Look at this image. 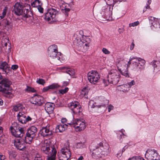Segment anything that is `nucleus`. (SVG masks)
<instances>
[{
  "instance_id": "9b49d317",
  "label": "nucleus",
  "mask_w": 160,
  "mask_h": 160,
  "mask_svg": "<svg viewBox=\"0 0 160 160\" xmlns=\"http://www.w3.org/2000/svg\"><path fill=\"white\" fill-rule=\"evenodd\" d=\"M144 155L145 158L148 160H159L160 158V156L154 149L147 150Z\"/></svg>"
},
{
  "instance_id": "3c124183",
  "label": "nucleus",
  "mask_w": 160,
  "mask_h": 160,
  "mask_svg": "<svg viewBox=\"0 0 160 160\" xmlns=\"http://www.w3.org/2000/svg\"><path fill=\"white\" fill-rule=\"evenodd\" d=\"M38 10V11L41 13H43V8L42 7V6H38V7L37 8Z\"/></svg>"
},
{
  "instance_id": "37998d69",
  "label": "nucleus",
  "mask_w": 160,
  "mask_h": 160,
  "mask_svg": "<svg viewBox=\"0 0 160 160\" xmlns=\"http://www.w3.org/2000/svg\"><path fill=\"white\" fill-rule=\"evenodd\" d=\"M139 24V22L138 21L134 22L133 23H130L129 25V27H135L137 26Z\"/></svg>"
},
{
  "instance_id": "69168bd1",
  "label": "nucleus",
  "mask_w": 160,
  "mask_h": 160,
  "mask_svg": "<svg viewBox=\"0 0 160 160\" xmlns=\"http://www.w3.org/2000/svg\"><path fill=\"white\" fill-rule=\"evenodd\" d=\"M3 103V100L1 98H0V105H2Z\"/></svg>"
},
{
  "instance_id": "f8f14e48",
  "label": "nucleus",
  "mask_w": 160,
  "mask_h": 160,
  "mask_svg": "<svg viewBox=\"0 0 160 160\" xmlns=\"http://www.w3.org/2000/svg\"><path fill=\"white\" fill-rule=\"evenodd\" d=\"M88 80L92 84L97 83L99 80L100 77L98 73L95 71H92L88 74Z\"/></svg>"
},
{
  "instance_id": "412c9836",
  "label": "nucleus",
  "mask_w": 160,
  "mask_h": 160,
  "mask_svg": "<svg viewBox=\"0 0 160 160\" xmlns=\"http://www.w3.org/2000/svg\"><path fill=\"white\" fill-rule=\"evenodd\" d=\"M22 139L16 138L13 140V143L14 146L18 149L22 150L24 147V145L21 142Z\"/></svg>"
},
{
  "instance_id": "f3484780",
  "label": "nucleus",
  "mask_w": 160,
  "mask_h": 160,
  "mask_svg": "<svg viewBox=\"0 0 160 160\" xmlns=\"http://www.w3.org/2000/svg\"><path fill=\"white\" fill-rule=\"evenodd\" d=\"M18 119L22 123H26L31 120L32 118L29 116H27L25 113L19 112L17 115Z\"/></svg>"
},
{
  "instance_id": "338daca9",
  "label": "nucleus",
  "mask_w": 160,
  "mask_h": 160,
  "mask_svg": "<svg viewBox=\"0 0 160 160\" xmlns=\"http://www.w3.org/2000/svg\"><path fill=\"white\" fill-rule=\"evenodd\" d=\"M34 159V160H43V159L42 157L39 158H38L37 159Z\"/></svg>"
},
{
  "instance_id": "c03bdc74",
  "label": "nucleus",
  "mask_w": 160,
  "mask_h": 160,
  "mask_svg": "<svg viewBox=\"0 0 160 160\" xmlns=\"http://www.w3.org/2000/svg\"><path fill=\"white\" fill-rule=\"evenodd\" d=\"M84 145V143L82 142H80L78 143L77 144L76 147L77 148H82L83 147V146Z\"/></svg>"
},
{
  "instance_id": "a211bd4d",
  "label": "nucleus",
  "mask_w": 160,
  "mask_h": 160,
  "mask_svg": "<svg viewBox=\"0 0 160 160\" xmlns=\"http://www.w3.org/2000/svg\"><path fill=\"white\" fill-rule=\"evenodd\" d=\"M30 101L32 103L39 106L42 105L44 102L43 98L41 96L37 95L33 96L31 99Z\"/></svg>"
},
{
  "instance_id": "4be33fe9",
  "label": "nucleus",
  "mask_w": 160,
  "mask_h": 160,
  "mask_svg": "<svg viewBox=\"0 0 160 160\" xmlns=\"http://www.w3.org/2000/svg\"><path fill=\"white\" fill-rule=\"evenodd\" d=\"M0 68L2 70L3 72L7 74L10 71V68L6 62H2L0 65Z\"/></svg>"
},
{
  "instance_id": "ea45409f",
  "label": "nucleus",
  "mask_w": 160,
  "mask_h": 160,
  "mask_svg": "<svg viewBox=\"0 0 160 160\" xmlns=\"http://www.w3.org/2000/svg\"><path fill=\"white\" fill-rule=\"evenodd\" d=\"M8 8L6 7H5L3 9V11L2 13V15L0 16V18L1 19H2L6 15V12H7V10Z\"/></svg>"
},
{
  "instance_id": "0e129e2a",
  "label": "nucleus",
  "mask_w": 160,
  "mask_h": 160,
  "mask_svg": "<svg viewBox=\"0 0 160 160\" xmlns=\"http://www.w3.org/2000/svg\"><path fill=\"white\" fill-rule=\"evenodd\" d=\"M41 157H42V156L40 155L39 154H37L35 157L34 158V159H37Z\"/></svg>"
},
{
  "instance_id": "dca6fc26",
  "label": "nucleus",
  "mask_w": 160,
  "mask_h": 160,
  "mask_svg": "<svg viewBox=\"0 0 160 160\" xmlns=\"http://www.w3.org/2000/svg\"><path fill=\"white\" fill-rule=\"evenodd\" d=\"M14 7L13 11L18 16L22 15L23 12L25 16L28 17L27 14H25L24 11H23V7L21 3L17 2L14 6Z\"/></svg>"
},
{
  "instance_id": "393cba45",
  "label": "nucleus",
  "mask_w": 160,
  "mask_h": 160,
  "mask_svg": "<svg viewBox=\"0 0 160 160\" xmlns=\"http://www.w3.org/2000/svg\"><path fill=\"white\" fill-rule=\"evenodd\" d=\"M117 89L118 90L122 91L123 92H127L130 90L129 87H128V85L127 84L118 86Z\"/></svg>"
},
{
  "instance_id": "39448f33",
  "label": "nucleus",
  "mask_w": 160,
  "mask_h": 160,
  "mask_svg": "<svg viewBox=\"0 0 160 160\" xmlns=\"http://www.w3.org/2000/svg\"><path fill=\"white\" fill-rule=\"evenodd\" d=\"M10 130L12 135L17 138L23 137L25 132L24 128L19 127L16 123L10 127Z\"/></svg>"
},
{
  "instance_id": "6ab92c4d",
  "label": "nucleus",
  "mask_w": 160,
  "mask_h": 160,
  "mask_svg": "<svg viewBox=\"0 0 160 160\" xmlns=\"http://www.w3.org/2000/svg\"><path fill=\"white\" fill-rule=\"evenodd\" d=\"M40 133L43 137L51 136L53 133L52 131L49 129V127L48 126L43 127L40 130Z\"/></svg>"
},
{
  "instance_id": "603ef678",
  "label": "nucleus",
  "mask_w": 160,
  "mask_h": 160,
  "mask_svg": "<svg viewBox=\"0 0 160 160\" xmlns=\"http://www.w3.org/2000/svg\"><path fill=\"white\" fill-rule=\"evenodd\" d=\"M4 136H2L0 137V143L3 144L4 143Z\"/></svg>"
},
{
  "instance_id": "052dcab7",
  "label": "nucleus",
  "mask_w": 160,
  "mask_h": 160,
  "mask_svg": "<svg viewBox=\"0 0 160 160\" xmlns=\"http://www.w3.org/2000/svg\"><path fill=\"white\" fill-rule=\"evenodd\" d=\"M123 131H125L124 130H120L119 132H121L122 134H120L119 136V138H122V135L123 136H125V135L124 134V133H123Z\"/></svg>"
},
{
  "instance_id": "c9c22d12",
  "label": "nucleus",
  "mask_w": 160,
  "mask_h": 160,
  "mask_svg": "<svg viewBox=\"0 0 160 160\" xmlns=\"http://www.w3.org/2000/svg\"><path fill=\"white\" fill-rule=\"evenodd\" d=\"M49 87L51 89H55L59 88L60 86L58 83H54L49 85Z\"/></svg>"
},
{
  "instance_id": "2f4dec72",
  "label": "nucleus",
  "mask_w": 160,
  "mask_h": 160,
  "mask_svg": "<svg viewBox=\"0 0 160 160\" xmlns=\"http://www.w3.org/2000/svg\"><path fill=\"white\" fill-rule=\"evenodd\" d=\"M22 105L20 103L18 104L13 107V110L15 112H18L22 109Z\"/></svg>"
},
{
  "instance_id": "1a4fd4ad",
  "label": "nucleus",
  "mask_w": 160,
  "mask_h": 160,
  "mask_svg": "<svg viewBox=\"0 0 160 160\" xmlns=\"http://www.w3.org/2000/svg\"><path fill=\"white\" fill-rule=\"evenodd\" d=\"M58 13V12L56 9L53 8H49L45 13L44 18L48 21H54L56 20V16Z\"/></svg>"
},
{
  "instance_id": "a878e982",
  "label": "nucleus",
  "mask_w": 160,
  "mask_h": 160,
  "mask_svg": "<svg viewBox=\"0 0 160 160\" xmlns=\"http://www.w3.org/2000/svg\"><path fill=\"white\" fill-rule=\"evenodd\" d=\"M68 128V125L66 124H61L57 126L56 130L57 132L59 131L62 132L64 131Z\"/></svg>"
},
{
  "instance_id": "7c9ffc66",
  "label": "nucleus",
  "mask_w": 160,
  "mask_h": 160,
  "mask_svg": "<svg viewBox=\"0 0 160 160\" xmlns=\"http://www.w3.org/2000/svg\"><path fill=\"white\" fill-rule=\"evenodd\" d=\"M59 5L61 8L62 7V10L64 9L66 12H69L70 9L69 8H66V6L64 2L63 1H61L59 2Z\"/></svg>"
},
{
  "instance_id": "0eeeda50",
  "label": "nucleus",
  "mask_w": 160,
  "mask_h": 160,
  "mask_svg": "<svg viewBox=\"0 0 160 160\" xmlns=\"http://www.w3.org/2000/svg\"><path fill=\"white\" fill-rule=\"evenodd\" d=\"M48 53L51 58L60 60L62 54L61 52H58V48L56 45H53L50 46L48 48Z\"/></svg>"
},
{
  "instance_id": "5fc2aeb1",
  "label": "nucleus",
  "mask_w": 160,
  "mask_h": 160,
  "mask_svg": "<svg viewBox=\"0 0 160 160\" xmlns=\"http://www.w3.org/2000/svg\"><path fill=\"white\" fill-rule=\"evenodd\" d=\"M113 107L111 104H110L108 108V112H110L111 110L113 109Z\"/></svg>"
},
{
  "instance_id": "e433bc0d",
  "label": "nucleus",
  "mask_w": 160,
  "mask_h": 160,
  "mask_svg": "<svg viewBox=\"0 0 160 160\" xmlns=\"http://www.w3.org/2000/svg\"><path fill=\"white\" fill-rule=\"evenodd\" d=\"M146 62L143 59L141 58V70L143 69L145 67Z\"/></svg>"
},
{
  "instance_id": "4d7b16f0",
  "label": "nucleus",
  "mask_w": 160,
  "mask_h": 160,
  "mask_svg": "<svg viewBox=\"0 0 160 160\" xmlns=\"http://www.w3.org/2000/svg\"><path fill=\"white\" fill-rule=\"evenodd\" d=\"M134 46H135V44H134L133 42L132 43L131 45L130 46V50H132L134 48Z\"/></svg>"
},
{
  "instance_id": "a19ab883",
  "label": "nucleus",
  "mask_w": 160,
  "mask_h": 160,
  "mask_svg": "<svg viewBox=\"0 0 160 160\" xmlns=\"http://www.w3.org/2000/svg\"><path fill=\"white\" fill-rule=\"evenodd\" d=\"M36 82L42 85H43L45 83V80L41 78L37 79Z\"/></svg>"
},
{
  "instance_id": "f03ea898",
  "label": "nucleus",
  "mask_w": 160,
  "mask_h": 160,
  "mask_svg": "<svg viewBox=\"0 0 160 160\" xmlns=\"http://www.w3.org/2000/svg\"><path fill=\"white\" fill-rule=\"evenodd\" d=\"M50 142L46 141L42 144V151L48 155V160H55L57 151L54 146L50 147Z\"/></svg>"
},
{
  "instance_id": "2eb2a0df",
  "label": "nucleus",
  "mask_w": 160,
  "mask_h": 160,
  "mask_svg": "<svg viewBox=\"0 0 160 160\" xmlns=\"http://www.w3.org/2000/svg\"><path fill=\"white\" fill-rule=\"evenodd\" d=\"M82 37V35L80 34V32L74 34L73 39V43L75 45L78 47H82L83 45L84 42L82 41L81 40V38Z\"/></svg>"
},
{
  "instance_id": "6e6d98bb",
  "label": "nucleus",
  "mask_w": 160,
  "mask_h": 160,
  "mask_svg": "<svg viewBox=\"0 0 160 160\" xmlns=\"http://www.w3.org/2000/svg\"><path fill=\"white\" fill-rule=\"evenodd\" d=\"M50 89V87H49V86H48L47 87L44 88L43 89L42 91L43 92H45L47 91Z\"/></svg>"
},
{
  "instance_id": "864d4df0",
  "label": "nucleus",
  "mask_w": 160,
  "mask_h": 160,
  "mask_svg": "<svg viewBox=\"0 0 160 160\" xmlns=\"http://www.w3.org/2000/svg\"><path fill=\"white\" fill-rule=\"evenodd\" d=\"M69 83V80H68V81H64L62 83V86L64 87L67 86Z\"/></svg>"
},
{
  "instance_id": "13d9d810",
  "label": "nucleus",
  "mask_w": 160,
  "mask_h": 160,
  "mask_svg": "<svg viewBox=\"0 0 160 160\" xmlns=\"http://www.w3.org/2000/svg\"><path fill=\"white\" fill-rule=\"evenodd\" d=\"M18 68V66L17 65H13L12 66V69L13 70H15Z\"/></svg>"
},
{
  "instance_id": "bb28decb",
  "label": "nucleus",
  "mask_w": 160,
  "mask_h": 160,
  "mask_svg": "<svg viewBox=\"0 0 160 160\" xmlns=\"http://www.w3.org/2000/svg\"><path fill=\"white\" fill-rule=\"evenodd\" d=\"M96 103L94 102L92 100H91L89 102L88 106L91 108H99L102 107H104V105H95Z\"/></svg>"
},
{
  "instance_id": "f704fd0d",
  "label": "nucleus",
  "mask_w": 160,
  "mask_h": 160,
  "mask_svg": "<svg viewBox=\"0 0 160 160\" xmlns=\"http://www.w3.org/2000/svg\"><path fill=\"white\" fill-rule=\"evenodd\" d=\"M121 74L126 77H129V74L128 72V70L127 68L126 69L123 70L121 71Z\"/></svg>"
},
{
  "instance_id": "7ed1b4c3",
  "label": "nucleus",
  "mask_w": 160,
  "mask_h": 160,
  "mask_svg": "<svg viewBox=\"0 0 160 160\" xmlns=\"http://www.w3.org/2000/svg\"><path fill=\"white\" fill-rule=\"evenodd\" d=\"M112 8L110 7L108 8V6L105 5L103 6L101 9V12L97 15L98 18L102 21H112L113 19L112 16Z\"/></svg>"
},
{
  "instance_id": "4468645a",
  "label": "nucleus",
  "mask_w": 160,
  "mask_h": 160,
  "mask_svg": "<svg viewBox=\"0 0 160 160\" xmlns=\"http://www.w3.org/2000/svg\"><path fill=\"white\" fill-rule=\"evenodd\" d=\"M68 107L75 113H79L82 111V109L79 103L77 102H72L68 103Z\"/></svg>"
},
{
  "instance_id": "8fccbe9b",
  "label": "nucleus",
  "mask_w": 160,
  "mask_h": 160,
  "mask_svg": "<svg viewBox=\"0 0 160 160\" xmlns=\"http://www.w3.org/2000/svg\"><path fill=\"white\" fill-rule=\"evenodd\" d=\"M140 156H134L133 157L131 158H130L128 159V160H138L139 159H140L139 158Z\"/></svg>"
},
{
  "instance_id": "4c0bfd02",
  "label": "nucleus",
  "mask_w": 160,
  "mask_h": 160,
  "mask_svg": "<svg viewBox=\"0 0 160 160\" xmlns=\"http://www.w3.org/2000/svg\"><path fill=\"white\" fill-rule=\"evenodd\" d=\"M159 63V61H158L153 60L151 62V64L152 65L154 69L155 68H157V65Z\"/></svg>"
},
{
  "instance_id": "f257e3e1",
  "label": "nucleus",
  "mask_w": 160,
  "mask_h": 160,
  "mask_svg": "<svg viewBox=\"0 0 160 160\" xmlns=\"http://www.w3.org/2000/svg\"><path fill=\"white\" fill-rule=\"evenodd\" d=\"M12 83L11 81L7 78L2 79L0 82V92L4 94L6 97L9 98L13 96L10 87Z\"/></svg>"
},
{
  "instance_id": "b1692460",
  "label": "nucleus",
  "mask_w": 160,
  "mask_h": 160,
  "mask_svg": "<svg viewBox=\"0 0 160 160\" xmlns=\"http://www.w3.org/2000/svg\"><path fill=\"white\" fill-rule=\"evenodd\" d=\"M101 145H102V143H100L99 144H97L96 147V148L95 149H93L92 154H94L96 156H98L99 155L101 152H102V147L100 148H99ZM102 154H105L104 153H102Z\"/></svg>"
},
{
  "instance_id": "49530a36",
  "label": "nucleus",
  "mask_w": 160,
  "mask_h": 160,
  "mask_svg": "<svg viewBox=\"0 0 160 160\" xmlns=\"http://www.w3.org/2000/svg\"><path fill=\"white\" fill-rule=\"evenodd\" d=\"M128 85V87H129V89L131 87L135 84V82L134 80H132L131 82H128L127 84Z\"/></svg>"
},
{
  "instance_id": "72a5a7b5",
  "label": "nucleus",
  "mask_w": 160,
  "mask_h": 160,
  "mask_svg": "<svg viewBox=\"0 0 160 160\" xmlns=\"http://www.w3.org/2000/svg\"><path fill=\"white\" fill-rule=\"evenodd\" d=\"M151 0H148L147 1L146 3V5L145 6V7L144 8L143 10V12H145L147 9H149L150 8V4H151Z\"/></svg>"
},
{
  "instance_id": "aec40b11",
  "label": "nucleus",
  "mask_w": 160,
  "mask_h": 160,
  "mask_svg": "<svg viewBox=\"0 0 160 160\" xmlns=\"http://www.w3.org/2000/svg\"><path fill=\"white\" fill-rule=\"evenodd\" d=\"M54 105L53 103L47 102L45 105V109L47 112L50 114L53 112Z\"/></svg>"
},
{
  "instance_id": "6e6552de",
  "label": "nucleus",
  "mask_w": 160,
  "mask_h": 160,
  "mask_svg": "<svg viewBox=\"0 0 160 160\" xmlns=\"http://www.w3.org/2000/svg\"><path fill=\"white\" fill-rule=\"evenodd\" d=\"M108 82L110 83L115 85L118 82L120 76L118 71L116 70H113L108 73Z\"/></svg>"
},
{
  "instance_id": "423d86ee",
  "label": "nucleus",
  "mask_w": 160,
  "mask_h": 160,
  "mask_svg": "<svg viewBox=\"0 0 160 160\" xmlns=\"http://www.w3.org/2000/svg\"><path fill=\"white\" fill-rule=\"evenodd\" d=\"M58 154L60 156V158L62 157L64 160L69 159L71 153L68 142H66L65 144L64 147L60 150V152L58 153Z\"/></svg>"
},
{
  "instance_id": "79ce46f5",
  "label": "nucleus",
  "mask_w": 160,
  "mask_h": 160,
  "mask_svg": "<svg viewBox=\"0 0 160 160\" xmlns=\"http://www.w3.org/2000/svg\"><path fill=\"white\" fill-rule=\"evenodd\" d=\"M81 93L84 96H85L88 94V90L85 87L82 89Z\"/></svg>"
},
{
  "instance_id": "9d476101",
  "label": "nucleus",
  "mask_w": 160,
  "mask_h": 160,
  "mask_svg": "<svg viewBox=\"0 0 160 160\" xmlns=\"http://www.w3.org/2000/svg\"><path fill=\"white\" fill-rule=\"evenodd\" d=\"M37 129L36 127L32 126L27 130L25 137L26 143H30L32 141L33 138L35 137Z\"/></svg>"
},
{
  "instance_id": "ddd939ff",
  "label": "nucleus",
  "mask_w": 160,
  "mask_h": 160,
  "mask_svg": "<svg viewBox=\"0 0 160 160\" xmlns=\"http://www.w3.org/2000/svg\"><path fill=\"white\" fill-rule=\"evenodd\" d=\"M148 18L150 24L151 25V28L152 30H155L156 29L160 28V18L152 16L149 17Z\"/></svg>"
},
{
  "instance_id": "c85d7f7f",
  "label": "nucleus",
  "mask_w": 160,
  "mask_h": 160,
  "mask_svg": "<svg viewBox=\"0 0 160 160\" xmlns=\"http://www.w3.org/2000/svg\"><path fill=\"white\" fill-rule=\"evenodd\" d=\"M3 22L4 23V26L8 30H10L12 29V24L11 22L7 20H4Z\"/></svg>"
},
{
  "instance_id": "58836bf2",
  "label": "nucleus",
  "mask_w": 160,
  "mask_h": 160,
  "mask_svg": "<svg viewBox=\"0 0 160 160\" xmlns=\"http://www.w3.org/2000/svg\"><path fill=\"white\" fill-rule=\"evenodd\" d=\"M25 91L29 92H35L36 90L33 88L27 86V88L25 89Z\"/></svg>"
},
{
  "instance_id": "a18cd8bd",
  "label": "nucleus",
  "mask_w": 160,
  "mask_h": 160,
  "mask_svg": "<svg viewBox=\"0 0 160 160\" xmlns=\"http://www.w3.org/2000/svg\"><path fill=\"white\" fill-rule=\"evenodd\" d=\"M68 90V88H65L64 89H61L59 90V92L60 93L63 94L64 93H66Z\"/></svg>"
},
{
  "instance_id": "774afa93",
  "label": "nucleus",
  "mask_w": 160,
  "mask_h": 160,
  "mask_svg": "<svg viewBox=\"0 0 160 160\" xmlns=\"http://www.w3.org/2000/svg\"><path fill=\"white\" fill-rule=\"evenodd\" d=\"M83 159V157L82 156H81L78 159V160H82Z\"/></svg>"
},
{
  "instance_id": "09e8293b",
  "label": "nucleus",
  "mask_w": 160,
  "mask_h": 160,
  "mask_svg": "<svg viewBox=\"0 0 160 160\" xmlns=\"http://www.w3.org/2000/svg\"><path fill=\"white\" fill-rule=\"evenodd\" d=\"M89 43H85L84 42L83 45L82 46V47H83V48L85 49V50H87L88 49V47L89 46Z\"/></svg>"
},
{
  "instance_id": "20e7f679",
  "label": "nucleus",
  "mask_w": 160,
  "mask_h": 160,
  "mask_svg": "<svg viewBox=\"0 0 160 160\" xmlns=\"http://www.w3.org/2000/svg\"><path fill=\"white\" fill-rule=\"evenodd\" d=\"M68 124L73 127L76 132H80L83 130L86 127V124L84 120L77 119Z\"/></svg>"
},
{
  "instance_id": "de8ad7c7",
  "label": "nucleus",
  "mask_w": 160,
  "mask_h": 160,
  "mask_svg": "<svg viewBox=\"0 0 160 160\" xmlns=\"http://www.w3.org/2000/svg\"><path fill=\"white\" fill-rule=\"evenodd\" d=\"M102 51L103 53L106 54H108L110 53V52L106 48H103Z\"/></svg>"
},
{
  "instance_id": "5701e85b",
  "label": "nucleus",
  "mask_w": 160,
  "mask_h": 160,
  "mask_svg": "<svg viewBox=\"0 0 160 160\" xmlns=\"http://www.w3.org/2000/svg\"><path fill=\"white\" fill-rule=\"evenodd\" d=\"M61 70H64V72L68 73L70 76H72L75 74V72L73 69L67 67H62L60 68Z\"/></svg>"
},
{
  "instance_id": "e2e57ef3",
  "label": "nucleus",
  "mask_w": 160,
  "mask_h": 160,
  "mask_svg": "<svg viewBox=\"0 0 160 160\" xmlns=\"http://www.w3.org/2000/svg\"><path fill=\"white\" fill-rule=\"evenodd\" d=\"M103 82L105 84V86H107L109 82H108V81H106L105 79L103 80Z\"/></svg>"
},
{
  "instance_id": "680f3d73",
  "label": "nucleus",
  "mask_w": 160,
  "mask_h": 160,
  "mask_svg": "<svg viewBox=\"0 0 160 160\" xmlns=\"http://www.w3.org/2000/svg\"><path fill=\"white\" fill-rule=\"evenodd\" d=\"M61 122L64 123L67 122V119L65 118H63L61 120Z\"/></svg>"
},
{
  "instance_id": "cd10ccee",
  "label": "nucleus",
  "mask_w": 160,
  "mask_h": 160,
  "mask_svg": "<svg viewBox=\"0 0 160 160\" xmlns=\"http://www.w3.org/2000/svg\"><path fill=\"white\" fill-rule=\"evenodd\" d=\"M105 1L107 4L106 5H108V8L110 7L111 8H113L114 5L117 2V0H105Z\"/></svg>"
},
{
  "instance_id": "c756f323",
  "label": "nucleus",
  "mask_w": 160,
  "mask_h": 160,
  "mask_svg": "<svg viewBox=\"0 0 160 160\" xmlns=\"http://www.w3.org/2000/svg\"><path fill=\"white\" fill-rule=\"evenodd\" d=\"M31 6L33 7L37 8L38 6L42 5V3L41 1L39 0H35L31 3Z\"/></svg>"
},
{
  "instance_id": "bf43d9fd",
  "label": "nucleus",
  "mask_w": 160,
  "mask_h": 160,
  "mask_svg": "<svg viewBox=\"0 0 160 160\" xmlns=\"http://www.w3.org/2000/svg\"><path fill=\"white\" fill-rule=\"evenodd\" d=\"M5 159V156L0 153V160H4Z\"/></svg>"
},
{
  "instance_id": "473e14b6",
  "label": "nucleus",
  "mask_w": 160,
  "mask_h": 160,
  "mask_svg": "<svg viewBox=\"0 0 160 160\" xmlns=\"http://www.w3.org/2000/svg\"><path fill=\"white\" fill-rule=\"evenodd\" d=\"M100 147L101 148H102V152H108L109 151V146L108 145V144H106L105 145H103L102 143V145H101Z\"/></svg>"
}]
</instances>
